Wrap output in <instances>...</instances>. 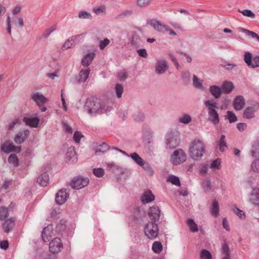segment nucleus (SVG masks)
<instances>
[{
	"label": "nucleus",
	"mask_w": 259,
	"mask_h": 259,
	"mask_svg": "<svg viewBox=\"0 0 259 259\" xmlns=\"http://www.w3.org/2000/svg\"><path fill=\"white\" fill-rule=\"evenodd\" d=\"M238 30L246 33L248 35H250L252 38L256 39L259 42V35L257 33L241 27L239 28Z\"/></svg>",
	"instance_id": "nucleus-38"
},
{
	"label": "nucleus",
	"mask_w": 259,
	"mask_h": 259,
	"mask_svg": "<svg viewBox=\"0 0 259 259\" xmlns=\"http://www.w3.org/2000/svg\"><path fill=\"white\" fill-rule=\"evenodd\" d=\"M83 137V136L80 132L75 131L73 135V139L76 143H79L81 138Z\"/></svg>",
	"instance_id": "nucleus-58"
},
{
	"label": "nucleus",
	"mask_w": 259,
	"mask_h": 259,
	"mask_svg": "<svg viewBox=\"0 0 259 259\" xmlns=\"http://www.w3.org/2000/svg\"><path fill=\"white\" fill-rule=\"evenodd\" d=\"M53 226L49 225L45 227L41 233L42 239L44 242H47L50 240V239L53 235Z\"/></svg>",
	"instance_id": "nucleus-16"
},
{
	"label": "nucleus",
	"mask_w": 259,
	"mask_h": 259,
	"mask_svg": "<svg viewBox=\"0 0 259 259\" xmlns=\"http://www.w3.org/2000/svg\"><path fill=\"white\" fill-rule=\"evenodd\" d=\"M30 131L28 129H23L17 133L14 137V142L17 144H21L28 138Z\"/></svg>",
	"instance_id": "nucleus-9"
},
{
	"label": "nucleus",
	"mask_w": 259,
	"mask_h": 259,
	"mask_svg": "<svg viewBox=\"0 0 259 259\" xmlns=\"http://www.w3.org/2000/svg\"><path fill=\"white\" fill-rule=\"evenodd\" d=\"M39 118L37 117L29 118L25 117L23 118V121L26 125L31 127H37L39 122Z\"/></svg>",
	"instance_id": "nucleus-20"
},
{
	"label": "nucleus",
	"mask_w": 259,
	"mask_h": 259,
	"mask_svg": "<svg viewBox=\"0 0 259 259\" xmlns=\"http://www.w3.org/2000/svg\"><path fill=\"white\" fill-rule=\"evenodd\" d=\"M256 109L254 107L246 108L243 114V118L249 119L254 117V112Z\"/></svg>",
	"instance_id": "nucleus-27"
},
{
	"label": "nucleus",
	"mask_w": 259,
	"mask_h": 259,
	"mask_svg": "<svg viewBox=\"0 0 259 259\" xmlns=\"http://www.w3.org/2000/svg\"><path fill=\"white\" fill-rule=\"evenodd\" d=\"M234 88V85L232 82L225 81L223 83L221 89L224 93L229 94L232 92Z\"/></svg>",
	"instance_id": "nucleus-29"
},
{
	"label": "nucleus",
	"mask_w": 259,
	"mask_h": 259,
	"mask_svg": "<svg viewBox=\"0 0 259 259\" xmlns=\"http://www.w3.org/2000/svg\"><path fill=\"white\" fill-rule=\"evenodd\" d=\"M189 152L192 159L199 160L205 152V145L201 140L195 139L190 144Z\"/></svg>",
	"instance_id": "nucleus-2"
},
{
	"label": "nucleus",
	"mask_w": 259,
	"mask_h": 259,
	"mask_svg": "<svg viewBox=\"0 0 259 259\" xmlns=\"http://www.w3.org/2000/svg\"><path fill=\"white\" fill-rule=\"evenodd\" d=\"M226 117L229 119L230 123L234 122L237 120L235 114L232 111H228Z\"/></svg>",
	"instance_id": "nucleus-50"
},
{
	"label": "nucleus",
	"mask_w": 259,
	"mask_h": 259,
	"mask_svg": "<svg viewBox=\"0 0 259 259\" xmlns=\"http://www.w3.org/2000/svg\"><path fill=\"white\" fill-rule=\"evenodd\" d=\"M249 200L253 205L259 206V188L252 190L249 195Z\"/></svg>",
	"instance_id": "nucleus-17"
},
{
	"label": "nucleus",
	"mask_w": 259,
	"mask_h": 259,
	"mask_svg": "<svg viewBox=\"0 0 259 259\" xmlns=\"http://www.w3.org/2000/svg\"><path fill=\"white\" fill-rule=\"evenodd\" d=\"M65 159L67 162L71 163L76 159L74 147H69L66 153Z\"/></svg>",
	"instance_id": "nucleus-21"
},
{
	"label": "nucleus",
	"mask_w": 259,
	"mask_h": 259,
	"mask_svg": "<svg viewBox=\"0 0 259 259\" xmlns=\"http://www.w3.org/2000/svg\"><path fill=\"white\" fill-rule=\"evenodd\" d=\"M144 231L145 235L149 239H155L159 234L157 225L154 222H149L146 224Z\"/></svg>",
	"instance_id": "nucleus-4"
},
{
	"label": "nucleus",
	"mask_w": 259,
	"mask_h": 259,
	"mask_svg": "<svg viewBox=\"0 0 259 259\" xmlns=\"http://www.w3.org/2000/svg\"><path fill=\"white\" fill-rule=\"evenodd\" d=\"M167 182H169L172 184L173 185H175L176 186H180V182L178 177L170 175L168 177L167 180Z\"/></svg>",
	"instance_id": "nucleus-45"
},
{
	"label": "nucleus",
	"mask_w": 259,
	"mask_h": 259,
	"mask_svg": "<svg viewBox=\"0 0 259 259\" xmlns=\"http://www.w3.org/2000/svg\"><path fill=\"white\" fill-rule=\"evenodd\" d=\"M150 25L154 28L155 30L163 33H166V29L168 26L167 25L162 24L160 22L156 20H152L150 22Z\"/></svg>",
	"instance_id": "nucleus-13"
},
{
	"label": "nucleus",
	"mask_w": 259,
	"mask_h": 259,
	"mask_svg": "<svg viewBox=\"0 0 259 259\" xmlns=\"http://www.w3.org/2000/svg\"><path fill=\"white\" fill-rule=\"evenodd\" d=\"M233 105L236 110H240L242 109L245 105L244 97L241 95L236 96L234 99Z\"/></svg>",
	"instance_id": "nucleus-14"
},
{
	"label": "nucleus",
	"mask_w": 259,
	"mask_h": 259,
	"mask_svg": "<svg viewBox=\"0 0 259 259\" xmlns=\"http://www.w3.org/2000/svg\"><path fill=\"white\" fill-rule=\"evenodd\" d=\"M49 176L47 172H44L38 176L37 183L41 186H46L49 183Z\"/></svg>",
	"instance_id": "nucleus-23"
},
{
	"label": "nucleus",
	"mask_w": 259,
	"mask_h": 259,
	"mask_svg": "<svg viewBox=\"0 0 259 259\" xmlns=\"http://www.w3.org/2000/svg\"><path fill=\"white\" fill-rule=\"evenodd\" d=\"M220 206L218 202L217 201H213L211 207L210 212L214 217H218L219 214Z\"/></svg>",
	"instance_id": "nucleus-36"
},
{
	"label": "nucleus",
	"mask_w": 259,
	"mask_h": 259,
	"mask_svg": "<svg viewBox=\"0 0 259 259\" xmlns=\"http://www.w3.org/2000/svg\"><path fill=\"white\" fill-rule=\"evenodd\" d=\"M221 253L222 259H230L229 247L225 242L222 245Z\"/></svg>",
	"instance_id": "nucleus-34"
},
{
	"label": "nucleus",
	"mask_w": 259,
	"mask_h": 259,
	"mask_svg": "<svg viewBox=\"0 0 259 259\" xmlns=\"http://www.w3.org/2000/svg\"><path fill=\"white\" fill-rule=\"evenodd\" d=\"M152 0H137V5L141 7L148 6L151 2Z\"/></svg>",
	"instance_id": "nucleus-63"
},
{
	"label": "nucleus",
	"mask_w": 259,
	"mask_h": 259,
	"mask_svg": "<svg viewBox=\"0 0 259 259\" xmlns=\"http://www.w3.org/2000/svg\"><path fill=\"white\" fill-rule=\"evenodd\" d=\"M78 37H79V35H74L69 38L63 45L62 49L63 50H66L69 48H71L73 46L75 40Z\"/></svg>",
	"instance_id": "nucleus-31"
},
{
	"label": "nucleus",
	"mask_w": 259,
	"mask_h": 259,
	"mask_svg": "<svg viewBox=\"0 0 259 259\" xmlns=\"http://www.w3.org/2000/svg\"><path fill=\"white\" fill-rule=\"evenodd\" d=\"M130 43L135 48H139L141 46L142 41L136 32H133Z\"/></svg>",
	"instance_id": "nucleus-25"
},
{
	"label": "nucleus",
	"mask_w": 259,
	"mask_h": 259,
	"mask_svg": "<svg viewBox=\"0 0 259 259\" xmlns=\"http://www.w3.org/2000/svg\"><path fill=\"white\" fill-rule=\"evenodd\" d=\"M131 157L138 165L143 166L145 164L144 160L136 152H133L129 155Z\"/></svg>",
	"instance_id": "nucleus-35"
},
{
	"label": "nucleus",
	"mask_w": 259,
	"mask_h": 259,
	"mask_svg": "<svg viewBox=\"0 0 259 259\" xmlns=\"http://www.w3.org/2000/svg\"><path fill=\"white\" fill-rule=\"evenodd\" d=\"M109 149V146L106 143H103L97 147L95 150L96 153L101 152L102 153L106 152Z\"/></svg>",
	"instance_id": "nucleus-42"
},
{
	"label": "nucleus",
	"mask_w": 259,
	"mask_h": 259,
	"mask_svg": "<svg viewBox=\"0 0 259 259\" xmlns=\"http://www.w3.org/2000/svg\"><path fill=\"white\" fill-rule=\"evenodd\" d=\"M251 168L253 171L259 172V159H256L252 162Z\"/></svg>",
	"instance_id": "nucleus-54"
},
{
	"label": "nucleus",
	"mask_w": 259,
	"mask_h": 259,
	"mask_svg": "<svg viewBox=\"0 0 259 259\" xmlns=\"http://www.w3.org/2000/svg\"><path fill=\"white\" fill-rule=\"evenodd\" d=\"M187 225L192 232H197L198 231L197 225L192 219H189L187 220Z\"/></svg>",
	"instance_id": "nucleus-44"
},
{
	"label": "nucleus",
	"mask_w": 259,
	"mask_h": 259,
	"mask_svg": "<svg viewBox=\"0 0 259 259\" xmlns=\"http://www.w3.org/2000/svg\"><path fill=\"white\" fill-rule=\"evenodd\" d=\"M251 155L254 157H259V144H255L252 146Z\"/></svg>",
	"instance_id": "nucleus-52"
},
{
	"label": "nucleus",
	"mask_w": 259,
	"mask_h": 259,
	"mask_svg": "<svg viewBox=\"0 0 259 259\" xmlns=\"http://www.w3.org/2000/svg\"><path fill=\"white\" fill-rule=\"evenodd\" d=\"M21 123V119L19 117H14L11 119L6 125V128L9 131H13L14 128Z\"/></svg>",
	"instance_id": "nucleus-24"
},
{
	"label": "nucleus",
	"mask_w": 259,
	"mask_h": 259,
	"mask_svg": "<svg viewBox=\"0 0 259 259\" xmlns=\"http://www.w3.org/2000/svg\"><path fill=\"white\" fill-rule=\"evenodd\" d=\"M16 148L13 143L10 140L6 141L1 147V151L6 154L16 151Z\"/></svg>",
	"instance_id": "nucleus-12"
},
{
	"label": "nucleus",
	"mask_w": 259,
	"mask_h": 259,
	"mask_svg": "<svg viewBox=\"0 0 259 259\" xmlns=\"http://www.w3.org/2000/svg\"><path fill=\"white\" fill-rule=\"evenodd\" d=\"M148 215L152 221L156 222L160 217V210L157 206H152L149 209Z\"/></svg>",
	"instance_id": "nucleus-18"
},
{
	"label": "nucleus",
	"mask_w": 259,
	"mask_h": 259,
	"mask_svg": "<svg viewBox=\"0 0 259 259\" xmlns=\"http://www.w3.org/2000/svg\"><path fill=\"white\" fill-rule=\"evenodd\" d=\"M114 89L117 98L118 99L120 98L123 93L124 89L123 85L121 84L117 83L115 85Z\"/></svg>",
	"instance_id": "nucleus-43"
},
{
	"label": "nucleus",
	"mask_w": 259,
	"mask_h": 259,
	"mask_svg": "<svg viewBox=\"0 0 259 259\" xmlns=\"http://www.w3.org/2000/svg\"><path fill=\"white\" fill-rule=\"evenodd\" d=\"M186 159L187 154L184 150L181 148H178L171 154L169 161L174 165H178L185 162Z\"/></svg>",
	"instance_id": "nucleus-3"
},
{
	"label": "nucleus",
	"mask_w": 259,
	"mask_h": 259,
	"mask_svg": "<svg viewBox=\"0 0 259 259\" xmlns=\"http://www.w3.org/2000/svg\"><path fill=\"white\" fill-rule=\"evenodd\" d=\"M155 199L154 195L152 193L150 190H146L145 191L141 197V201L143 204L150 203L153 201Z\"/></svg>",
	"instance_id": "nucleus-22"
},
{
	"label": "nucleus",
	"mask_w": 259,
	"mask_h": 259,
	"mask_svg": "<svg viewBox=\"0 0 259 259\" xmlns=\"http://www.w3.org/2000/svg\"><path fill=\"white\" fill-rule=\"evenodd\" d=\"M9 208L6 207H0V221L6 220L9 216Z\"/></svg>",
	"instance_id": "nucleus-40"
},
{
	"label": "nucleus",
	"mask_w": 259,
	"mask_h": 259,
	"mask_svg": "<svg viewBox=\"0 0 259 259\" xmlns=\"http://www.w3.org/2000/svg\"><path fill=\"white\" fill-rule=\"evenodd\" d=\"M219 146L220 151L223 152L225 151L228 148L227 143L226 142L225 136L222 135L221 137V139L219 142Z\"/></svg>",
	"instance_id": "nucleus-41"
},
{
	"label": "nucleus",
	"mask_w": 259,
	"mask_h": 259,
	"mask_svg": "<svg viewBox=\"0 0 259 259\" xmlns=\"http://www.w3.org/2000/svg\"><path fill=\"white\" fill-rule=\"evenodd\" d=\"M15 225V220L13 218L4 220V222L2 224V228L4 231L6 233H9L13 228Z\"/></svg>",
	"instance_id": "nucleus-15"
},
{
	"label": "nucleus",
	"mask_w": 259,
	"mask_h": 259,
	"mask_svg": "<svg viewBox=\"0 0 259 259\" xmlns=\"http://www.w3.org/2000/svg\"><path fill=\"white\" fill-rule=\"evenodd\" d=\"M178 121L185 124H188L192 121V117L188 114H184L179 117Z\"/></svg>",
	"instance_id": "nucleus-37"
},
{
	"label": "nucleus",
	"mask_w": 259,
	"mask_h": 259,
	"mask_svg": "<svg viewBox=\"0 0 259 259\" xmlns=\"http://www.w3.org/2000/svg\"><path fill=\"white\" fill-rule=\"evenodd\" d=\"M89 182V180L87 178L76 177L71 182V186L74 189H80L87 186Z\"/></svg>",
	"instance_id": "nucleus-8"
},
{
	"label": "nucleus",
	"mask_w": 259,
	"mask_h": 259,
	"mask_svg": "<svg viewBox=\"0 0 259 259\" xmlns=\"http://www.w3.org/2000/svg\"><path fill=\"white\" fill-rule=\"evenodd\" d=\"M12 180H5L4 183H3V184L2 186V189L6 192L8 191V189H9L10 187L12 185Z\"/></svg>",
	"instance_id": "nucleus-57"
},
{
	"label": "nucleus",
	"mask_w": 259,
	"mask_h": 259,
	"mask_svg": "<svg viewBox=\"0 0 259 259\" xmlns=\"http://www.w3.org/2000/svg\"><path fill=\"white\" fill-rule=\"evenodd\" d=\"M244 61L249 68H254L259 67V56L252 57L250 52H246L244 55Z\"/></svg>",
	"instance_id": "nucleus-6"
},
{
	"label": "nucleus",
	"mask_w": 259,
	"mask_h": 259,
	"mask_svg": "<svg viewBox=\"0 0 259 259\" xmlns=\"http://www.w3.org/2000/svg\"><path fill=\"white\" fill-rule=\"evenodd\" d=\"M205 105L207 107L208 111L209 109H213L217 107V103L213 100H207L204 102Z\"/></svg>",
	"instance_id": "nucleus-59"
},
{
	"label": "nucleus",
	"mask_w": 259,
	"mask_h": 259,
	"mask_svg": "<svg viewBox=\"0 0 259 259\" xmlns=\"http://www.w3.org/2000/svg\"><path fill=\"white\" fill-rule=\"evenodd\" d=\"M62 125L63 128V130L67 134H71L73 132V130L71 126L69 125V124L66 121H62Z\"/></svg>",
	"instance_id": "nucleus-53"
},
{
	"label": "nucleus",
	"mask_w": 259,
	"mask_h": 259,
	"mask_svg": "<svg viewBox=\"0 0 259 259\" xmlns=\"http://www.w3.org/2000/svg\"><path fill=\"white\" fill-rule=\"evenodd\" d=\"M93 174L98 177H101L104 174V169L102 168H96L93 169Z\"/></svg>",
	"instance_id": "nucleus-61"
},
{
	"label": "nucleus",
	"mask_w": 259,
	"mask_h": 259,
	"mask_svg": "<svg viewBox=\"0 0 259 259\" xmlns=\"http://www.w3.org/2000/svg\"><path fill=\"white\" fill-rule=\"evenodd\" d=\"M181 75L182 76V79L185 81H187L190 80V72L189 71H183L181 73Z\"/></svg>",
	"instance_id": "nucleus-64"
},
{
	"label": "nucleus",
	"mask_w": 259,
	"mask_h": 259,
	"mask_svg": "<svg viewBox=\"0 0 259 259\" xmlns=\"http://www.w3.org/2000/svg\"><path fill=\"white\" fill-rule=\"evenodd\" d=\"M162 249V244L158 241H155L153 243L152 250L155 253H159Z\"/></svg>",
	"instance_id": "nucleus-47"
},
{
	"label": "nucleus",
	"mask_w": 259,
	"mask_h": 259,
	"mask_svg": "<svg viewBox=\"0 0 259 259\" xmlns=\"http://www.w3.org/2000/svg\"><path fill=\"white\" fill-rule=\"evenodd\" d=\"M110 40L107 38L100 42L99 48L101 50H103L106 47L110 44Z\"/></svg>",
	"instance_id": "nucleus-62"
},
{
	"label": "nucleus",
	"mask_w": 259,
	"mask_h": 259,
	"mask_svg": "<svg viewBox=\"0 0 259 259\" xmlns=\"http://www.w3.org/2000/svg\"><path fill=\"white\" fill-rule=\"evenodd\" d=\"M31 98L38 106H40L41 104L46 103L47 101V99L43 95L37 92L32 93L31 95Z\"/></svg>",
	"instance_id": "nucleus-19"
},
{
	"label": "nucleus",
	"mask_w": 259,
	"mask_h": 259,
	"mask_svg": "<svg viewBox=\"0 0 259 259\" xmlns=\"http://www.w3.org/2000/svg\"><path fill=\"white\" fill-rule=\"evenodd\" d=\"M63 247V243L60 238L56 237L52 240L49 243V250L54 254L60 252Z\"/></svg>",
	"instance_id": "nucleus-7"
},
{
	"label": "nucleus",
	"mask_w": 259,
	"mask_h": 259,
	"mask_svg": "<svg viewBox=\"0 0 259 259\" xmlns=\"http://www.w3.org/2000/svg\"><path fill=\"white\" fill-rule=\"evenodd\" d=\"M220 164H221V161L219 159H216V160L213 161L211 163L209 167L211 169H219Z\"/></svg>",
	"instance_id": "nucleus-60"
},
{
	"label": "nucleus",
	"mask_w": 259,
	"mask_h": 259,
	"mask_svg": "<svg viewBox=\"0 0 259 259\" xmlns=\"http://www.w3.org/2000/svg\"><path fill=\"white\" fill-rule=\"evenodd\" d=\"M78 18L80 19H87L90 20L92 18V16L89 12L86 11H81L78 14Z\"/></svg>",
	"instance_id": "nucleus-55"
},
{
	"label": "nucleus",
	"mask_w": 259,
	"mask_h": 259,
	"mask_svg": "<svg viewBox=\"0 0 259 259\" xmlns=\"http://www.w3.org/2000/svg\"><path fill=\"white\" fill-rule=\"evenodd\" d=\"M201 186L203 190L205 192H208L211 189V182L208 180H204L201 184Z\"/></svg>",
	"instance_id": "nucleus-48"
},
{
	"label": "nucleus",
	"mask_w": 259,
	"mask_h": 259,
	"mask_svg": "<svg viewBox=\"0 0 259 259\" xmlns=\"http://www.w3.org/2000/svg\"><path fill=\"white\" fill-rule=\"evenodd\" d=\"M209 91L215 99H219L222 94L221 89L217 85H211L209 88Z\"/></svg>",
	"instance_id": "nucleus-32"
},
{
	"label": "nucleus",
	"mask_w": 259,
	"mask_h": 259,
	"mask_svg": "<svg viewBox=\"0 0 259 259\" xmlns=\"http://www.w3.org/2000/svg\"><path fill=\"white\" fill-rule=\"evenodd\" d=\"M238 12L246 17H248L251 18H254L255 17V14L251 10H240V9H238Z\"/></svg>",
	"instance_id": "nucleus-49"
},
{
	"label": "nucleus",
	"mask_w": 259,
	"mask_h": 259,
	"mask_svg": "<svg viewBox=\"0 0 259 259\" xmlns=\"http://www.w3.org/2000/svg\"><path fill=\"white\" fill-rule=\"evenodd\" d=\"M90 73V69L89 68L85 69H81L79 74V81L84 82L87 81Z\"/></svg>",
	"instance_id": "nucleus-33"
},
{
	"label": "nucleus",
	"mask_w": 259,
	"mask_h": 259,
	"mask_svg": "<svg viewBox=\"0 0 259 259\" xmlns=\"http://www.w3.org/2000/svg\"><path fill=\"white\" fill-rule=\"evenodd\" d=\"M208 119L214 124H217L219 122V115L214 109H209L208 111Z\"/></svg>",
	"instance_id": "nucleus-26"
},
{
	"label": "nucleus",
	"mask_w": 259,
	"mask_h": 259,
	"mask_svg": "<svg viewBox=\"0 0 259 259\" xmlns=\"http://www.w3.org/2000/svg\"><path fill=\"white\" fill-rule=\"evenodd\" d=\"M69 194L65 189L60 190L56 195V201L58 204L62 205L67 200Z\"/></svg>",
	"instance_id": "nucleus-11"
},
{
	"label": "nucleus",
	"mask_w": 259,
	"mask_h": 259,
	"mask_svg": "<svg viewBox=\"0 0 259 259\" xmlns=\"http://www.w3.org/2000/svg\"><path fill=\"white\" fill-rule=\"evenodd\" d=\"M127 72L125 70H122L118 73L117 77L119 80L123 81L127 78Z\"/></svg>",
	"instance_id": "nucleus-56"
},
{
	"label": "nucleus",
	"mask_w": 259,
	"mask_h": 259,
	"mask_svg": "<svg viewBox=\"0 0 259 259\" xmlns=\"http://www.w3.org/2000/svg\"><path fill=\"white\" fill-rule=\"evenodd\" d=\"M95 56L94 53H90L87 54L81 60V64L85 67H88L92 63Z\"/></svg>",
	"instance_id": "nucleus-28"
},
{
	"label": "nucleus",
	"mask_w": 259,
	"mask_h": 259,
	"mask_svg": "<svg viewBox=\"0 0 259 259\" xmlns=\"http://www.w3.org/2000/svg\"><path fill=\"white\" fill-rule=\"evenodd\" d=\"M180 140L177 134L168 133L165 137V143L166 149H174L180 144Z\"/></svg>",
	"instance_id": "nucleus-5"
},
{
	"label": "nucleus",
	"mask_w": 259,
	"mask_h": 259,
	"mask_svg": "<svg viewBox=\"0 0 259 259\" xmlns=\"http://www.w3.org/2000/svg\"><path fill=\"white\" fill-rule=\"evenodd\" d=\"M203 81L202 79L197 77L195 74L193 75V85L197 89L202 91L204 90V87L203 85Z\"/></svg>",
	"instance_id": "nucleus-30"
},
{
	"label": "nucleus",
	"mask_w": 259,
	"mask_h": 259,
	"mask_svg": "<svg viewBox=\"0 0 259 259\" xmlns=\"http://www.w3.org/2000/svg\"><path fill=\"white\" fill-rule=\"evenodd\" d=\"M8 162L14 167H17L19 165V159L16 154H11L8 158Z\"/></svg>",
	"instance_id": "nucleus-39"
},
{
	"label": "nucleus",
	"mask_w": 259,
	"mask_h": 259,
	"mask_svg": "<svg viewBox=\"0 0 259 259\" xmlns=\"http://www.w3.org/2000/svg\"><path fill=\"white\" fill-rule=\"evenodd\" d=\"M200 257L201 259H212L210 252L206 249H202L200 251Z\"/></svg>",
	"instance_id": "nucleus-46"
},
{
	"label": "nucleus",
	"mask_w": 259,
	"mask_h": 259,
	"mask_svg": "<svg viewBox=\"0 0 259 259\" xmlns=\"http://www.w3.org/2000/svg\"><path fill=\"white\" fill-rule=\"evenodd\" d=\"M84 111L91 116L105 113L108 110L106 102L100 99H88L83 107Z\"/></svg>",
	"instance_id": "nucleus-1"
},
{
	"label": "nucleus",
	"mask_w": 259,
	"mask_h": 259,
	"mask_svg": "<svg viewBox=\"0 0 259 259\" xmlns=\"http://www.w3.org/2000/svg\"><path fill=\"white\" fill-rule=\"evenodd\" d=\"M168 68L167 62L165 59L157 60L155 65V73L162 74L165 73Z\"/></svg>",
	"instance_id": "nucleus-10"
},
{
	"label": "nucleus",
	"mask_w": 259,
	"mask_h": 259,
	"mask_svg": "<svg viewBox=\"0 0 259 259\" xmlns=\"http://www.w3.org/2000/svg\"><path fill=\"white\" fill-rule=\"evenodd\" d=\"M232 210L234 213H235L238 217L241 219H244L245 217L244 212L239 209L238 208L235 207L232 209Z\"/></svg>",
	"instance_id": "nucleus-51"
}]
</instances>
